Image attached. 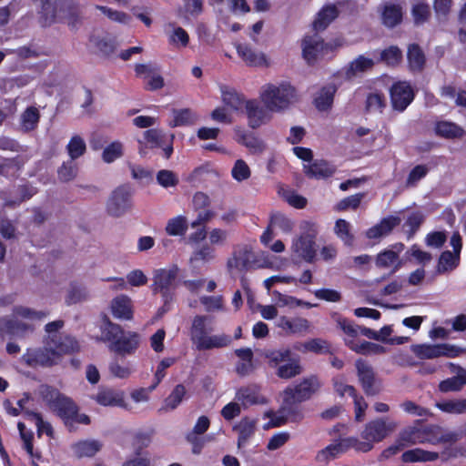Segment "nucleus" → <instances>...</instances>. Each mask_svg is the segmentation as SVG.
<instances>
[{
  "label": "nucleus",
  "mask_w": 466,
  "mask_h": 466,
  "mask_svg": "<svg viewBox=\"0 0 466 466\" xmlns=\"http://www.w3.org/2000/svg\"><path fill=\"white\" fill-rule=\"evenodd\" d=\"M64 325L61 319L47 323L45 326L46 335L44 348L27 350L22 357L23 361L32 367L52 366L57 363L62 355L77 351L79 345L75 338L60 332Z\"/></svg>",
  "instance_id": "obj_1"
},
{
  "label": "nucleus",
  "mask_w": 466,
  "mask_h": 466,
  "mask_svg": "<svg viewBox=\"0 0 466 466\" xmlns=\"http://www.w3.org/2000/svg\"><path fill=\"white\" fill-rule=\"evenodd\" d=\"M321 387L318 377L311 375L304 378L294 387H288L283 391V404L292 406L309 400Z\"/></svg>",
  "instance_id": "obj_9"
},
{
  "label": "nucleus",
  "mask_w": 466,
  "mask_h": 466,
  "mask_svg": "<svg viewBox=\"0 0 466 466\" xmlns=\"http://www.w3.org/2000/svg\"><path fill=\"white\" fill-rule=\"evenodd\" d=\"M265 417H268L270 420L264 424L263 429L268 430L273 427L282 426L286 424L289 420L291 421H299L303 419V414L299 409H292L291 406L284 404V407L279 412H266Z\"/></svg>",
  "instance_id": "obj_17"
},
{
  "label": "nucleus",
  "mask_w": 466,
  "mask_h": 466,
  "mask_svg": "<svg viewBox=\"0 0 466 466\" xmlns=\"http://www.w3.org/2000/svg\"><path fill=\"white\" fill-rule=\"evenodd\" d=\"M96 8L100 10L111 21L120 24H127L130 21V16L125 12L113 10L103 5H96Z\"/></svg>",
  "instance_id": "obj_61"
},
{
  "label": "nucleus",
  "mask_w": 466,
  "mask_h": 466,
  "mask_svg": "<svg viewBox=\"0 0 466 466\" xmlns=\"http://www.w3.org/2000/svg\"><path fill=\"white\" fill-rule=\"evenodd\" d=\"M172 116L173 119L169 123L172 127L192 125L197 119L196 114L188 108L174 109Z\"/></svg>",
  "instance_id": "obj_44"
},
{
  "label": "nucleus",
  "mask_w": 466,
  "mask_h": 466,
  "mask_svg": "<svg viewBox=\"0 0 466 466\" xmlns=\"http://www.w3.org/2000/svg\"><path fill=\"white\" fill-rule=\"evenodd\" d=\"M349 438L341 440L339 442L332 443L320 451L318 454V460L319 461H329L335 458L339 453L344 452L349 448L352 447L353 444L348 442Z\"/></svg>",
  "instance_id": "obj_38"
},
{
  "label": "nucleus",
  "mask_w": 466,
  "mask_h": 466,
  "mask_svg": "<svg viewBox=\"0 0 466 466\" xmlns=\"http://www.w3.org/2000/svg\"><path fill=\"white\" fill-rule=\"evenodd\" d=\"M86 143L80 136H74L66 146L71 160L80 157L86 152Z\"/></svg>",
  "instance_id": "obj_56"
},
{
  "label": "nucleus",
  "mask_w": 466,
  "mask_h": 466,
  "mask_svg": "<svg viewBox=\"0 0 466 466\" xmlns=\"http://www.w3.org/2000/svg\"><path fill=\"white\" fill-rule=\"evenodd\" d=\"M373 66L374 61L371 58L362 55L359 56L349 64L345 76L348 79H352L371 69Z\"/></svg>",
  "instance_id": "obj_28"
},
{
  "label": "nucleus",
  "mask_w": 466,
  "mask_h": 466,
  "mask_svg": "<svg viewBox=\"0 0 466 466\" xmlns=\"http://www.w3.org/2000/svg\"><path fill=\"white\" fill-rule=\"evenodd\" d=\"M256 427V420L249 418L242 419L235 427L238 433V447L244 445L248 439L254 434Z\"/></svg>",
  "instance_id": "obj_42"
},
{
  "label": "nucleus",
  "mask_w": 466,
  "mask_h": 466,
  "mask_svg": "<svg viewBox=\"0 0 466 466\" xmlns=\"http://www.w3.org/2000/svg\"><path fill=\"white\" fill-rule=\"evenodd\" d=\"M245 113L248 118V127L256 129L268 123L271 119V111L256 99H249L245 102Z\"/></svg>",
  "instance_id": "obj_14"
},
{
  "label": "nucleus",
  "mask_w": 466,
  "mask_h": 466,
  "mask_svg": "<svg viewBox=\"0 0 466 466\" xmlns=\"http://www.w3.org/2000/svg\"><path fill=\"white\" fill-rule=\"evenodd\" d=\"M346 344L357 353L367 354V353H379L383 351V348L380 345L370 343L368 341L357 342L354 339H345Z\"/></svg>",
  "instance_id": "obj_52"
},
{
  "label": "nucleus",
  "mask_w": 466,
  "mask_h": 466,
  "mask_svg": "<svg viewBox=\"0 0 466 466\" xmlns=\"http://www.w3.org/2000/svg\"><path fill=\"white\" fill-rule=\"evenodd\" d=\"M466 384V370L459 368L456 376L442 380L439 389L442 392L458 391Z\"/></svg>",
  "instance_id": "obj_40"
},
{
  "label": "nucleus",
  "mask_w": 466,
  "mask_h": 466,
  "mask_svg": "<svg viewBox=\"0 0 466 466\" xmlns=\"http://www.w3.org/2000/svg\"><path fill=\"white\" fill-rule=\"evenodd\" d=\"M231 175L235 180L241 182L249 178L251 171L244 160L238 159L232 167Z\"/></svg>",
  "instance_id": "obj_57"
},
{
  "label": "nucleus",
  "mask_w": 466,
  "mask_h": 466,
  "mask_svg": "<svg viewBox=\"0 0 466 466\" xmlns=\"http://www.w3.org/2000/svg\"><path fill=\"white\" fill-rule=\"evenodd\" d=\"M235 400L244 407L268 402L266 397L260 393V387L257 384L239 388L236 392Z\"/></svg>",
  "instance_id": "obj_20"
},
{
  "label": "nucleus",
  "mask_w": 466,
  "mask_h": 466,
  "mask_svg": "<svg viewBox=\"0 0 466 466\" xmlns=\"http://www.w3.org/2000/svg\"><path fill=\"white\" fill-rule=\"evenodd\" d=\"M157 181L161 187L167 188L176 187L178 184L179 179L173 171L162 169L157 174Z\"/></svg>",
  "instance_id": "obj_58"
},
{
  "label": "nucleus",
  "mask_w": 466,
  "mask_h": 466,
  "mask_svg": "<svg viewBox=\"0 0 466 466\" xmlns=\"http://www.w3.org/2000/svg\"><path fill=\"white\" fill-rule=\"evenodd\" d=\"M339 11L333 5H325L319 13L313 22L315 31L325 30L328 25L338 16Z\"/></svg>",
  "instance_id": "obj_32"
},
{
  "label": "nucleus",
  "mask_w": 466,
  "mask_h": 466,
  "mask_svg": "<svg viewBox=\"0 0 466 466\" xmlns=\"http://www.w3.org/2000/svg\"><path fill=\"white\" fill-rule=\"evenodd\" d=\"M168 42L175 47H186L189 42V35L185 29L180 26H175L174 25H168L167 30Z\"/></svg>",
  "instance_id": "obj_39"
},
{
  "label": "nucleus",
  "mask_w": 466,
  "mask_h": 466,
  "mask_svg": "<svg viewBox=\"0 0 466 466\" xmlns=\"http://www.w3.org/2000/svg\"><path fill=\"white\" fill-rule=\"evenodd\" d=\"M336 91L334 84H328L315 94L314 105L318 110L327 111L331 107Z\"/></svg>",
  "instance_id": "obj_26"
},
{
  "label": "nucleus",
  "mask_w": 466,
  "mask_h": 466,
  "mask_svg": "<svg viewBox=\"0 0 466 466\" xmlns=\"http://www.w3.org/2000/svg\"><path fill=\"white\" fill-rule=\"evenodd\" d=\"M291 351L289 349H279L268 350L265 353V357L268 360V364L272 369H277L283 362L289 360Z\"/></svg>",
  "instance_id": "obj_49"
},
{
  "label": "nucleus",
  "mask_w": 466,
  "mask_h": 466,
  "mask_svg": "<svg viewBox=\"0 0 466 466\" xmlns=\"http://www.w3.org/2000/svg\"><path fill=\"white\" fill-rule=\"evenodd\" d=\"M273 300L279 307H290L294 308L300 306L303 302L295 297L282 294L277 290L272 291Z\"/></svg>",
  "instance_id": "obj_62"
},
{
  "label": "nucleus",
  "mask_w": 466,
  "mask_h": 466,
  "mask_svg": "<svg viewBox=\"0 0 466 466\" xmlns=\"http://www.w3.org/2000/svg\"><path fill=\"white\" fill-rule=\"evenodd\" d=\"M302 234L295 238L291 245V256L293 259L312 262L316 256L315 238L317 228L314 223L304 221L301 224Z\"/></svg>",
  "instance_id": "obj_8"
},
{
  "label": "nucleus",
  "mask_w": 466,
  "mask_h": 466,
  "mask_svg": "<svg viewBox=\"0 0 466 466\" xmlns=\"http://www.w3.org/2000/svg\"><path fill=\"white\" fill-rule=\"evenodd\" d=\"M26 415L35 421L37 428L38 435L46 433L48 436H52L53 429L49 422L45 421L39 413L33 411H26Z\"/></svg>",
  "instance_id": "obj_64"
},
{
  "label": "nucleus",
  "mask_w": 466,
  "mask_h": 466,
  "mask_svg": "<svg viewBox=\"0 0 466 466\" xmlns=\"http://www.w3.org/2000/svg\"><path fill=\"white\" fill-rule=\"evenodd\" d=\"M412 352L420 359H435L441 356L453 358L459 355L461 350L449 344H420L411 347Z\"/></svg>",
  "instance_id": "obj_13"
},
{
  "label": "nucleus",
  "mask_w": 466,
  "mask_h": 466,
  "mask_svg": "<svg viewBox=\"0 0 466 466\" xmlns=\"http://www.w3.org/2000/svg\"><path fill=\"white\" fill-rule=\"evenodd\" d=\"M207 321L208 317L206 316L198 315L193 319L190 337L192 342L196 345V348H198V345H200L202 340L208 337Z\"/></svg>",
  "instance_id": "obj_36"
},
{
  "label": "nucleus",
  "mask_w": 466,
  "mask_h": 466,
  "mask_svg": "<svg viewBox=\"0 0 466 466\" xmlns=\"http://www.w3.org/2000/svg\"><path fill=\"white\" fill-rule=\"evenodd\" d=\"M231 343V338L226 334H217L208 336L198 345V350H208L212 349H219L228 346Z\"/></svg>",
  "instance_id": "obj_41"
},
{
  "label": "nucleus",
  "mask_w": 466,
  "mask_h": 466,
  "mask_svg": "<svg viewBox=\"0 0 466 466\" xmlns=\"http://www.w3.org/2000/svg\"><path fill=\"white\" fill-rule=\"evenodd\" d=\"M288 362L282 363L275 370L276 375L283 380H290L303 372V367L300 364L299 359H290Z\"/></svg>",
  "instance_id": "obj_35"
},
{
  "label": "nucleus",
  "mask_w": 466,
  "mask_h": 466,
  "mask_svg": "<svg viewBox=\"0 0 466 466\" xmlns=\"http://www.w3.org/2000/svg\"><path fill=\"white\" fill-rule=\"evenodd\" d=\"M109 372L112 376L118 379H127L132 373V368L128 363H120L115 360L109 364Z\"/></svg>",
  "instance_id": "obj_59"
},
{
  "label": "nucleus",
  "mask_w": 466,
  "mask_h": 466,
  "mask_svg": "<svg viewBox=\"0 0 466 466\" xmlns=\"http://www.w3.org/2000/svg\"><path fill=\"white\" fill-rule=\"evenodd\" d=\"M411 14L414 19V23L416 25H421L429 19L431 11L427 4L420 2L413 5Z\"/></svg>",
  "instance_id": "obj_60"
},
{
  "label": "nucleus",
  "mask_w": 466,
  "mask_h": 466,
  "mask_svg": "<svg viewBox=\"0 0 466 466\" xmlns=\"http://www.w3.org/2000/svg\"><path fill=\"white\" fill-rule=\"evenodd\" d=\"M40 118L39 111L36 107L30 106L26 108L20 117L21 128L25 132L32 131L36 128Z\"/></svg>",
  "instance_id": "obj_43"
},
{
  "label": "nucleus",
  "mask_w": 466,
  "mask_h": 466,
  "mask_svg": "<svg viewBox=\"0 0 466 466\" xmlns=\"http://www.w3.org/2000/svg\"><path fill=\"white\" fill-rule=\"evenodd\" d=\"M94 400L102 406L126 408L124 392L114 389H100Z\"/></svg>",
  "instance_id": "obj_23"
},
{
  "label": "nucleus",
  "mask_w": 466,
  "mask_h": 466,
  "mask_svg": "<svg viewBox=\"0 0 466 466\" xmlns=\"http://www.w3.org/2000/svg\"><path fill=\"white\" fill-rule=\"evenodd\" d=\"M359 380L366 394L375 395L380 391L372 368L364 360H357L355 362Z\"/></svg>",
  "instance_id": "obj_18"
},
{
  "label": "nucleus",
  "mask_w": 466,
  "mask_h": 466,
  "mask_svg": "<svg viewBox=\"0 0 466 466\" xmlns=\"http://www.w3.org/2000/svg\"><path fill=\"white\" fill-rule=\"evenodd\" d=\"M402 8L395 4L386 3L381 7L382 24L387 27H394L401 22Z\"/></svg>",
  "instance_id": "obj_31"
},
{
  "label": "nucleus",
  "mask_w": 466,
  "mask_h": 466,
  "mask_svg": "<svg viewBox=\"0 0 466 466\" xmlns=\"http://www.w3.org/2000/svg\"><path fill=\"white\" fill-rule=\"evenodd\" d=\"M124 155V145L122 142L116 140L108 144L102 152V160L110 164L119 159Z\"/></svg>",
  "instance_id": "obj_46"
},
{
  "label": "nucleus",
  "mask_w": 466,
  "mask_h": 466,
  "mask_svg": "<svg viewBox=\"0 0 466 466\" xmlns=\"http://www.w3.org/2000/svg\"><path fill=\"white\" fill-rule=\"evenodd\" d=\"M43 397L49 408L56 412L61 418L68 420L73 419L77 411L76 404L67 398L54 389L46 387L43 391Z\"/></svg>",
  "instance_id": "obj_11"
},
{
  "label": "nucleus",
  "mask_w": 466,
  "mask_h": 466,
  "mask_svg": "<svg viewBox=\"0 0 466 466\" xmlns=\"http://www.w3.org/2000/svg\"><path fill=\"white\" fill-rule=\"evenodd\" d=\"M270 227L279 228L285 233H289L292 230V221L281 213H274L270 218Z\"/></svg>",
  "instance_id": "obj_63"
},
{
  "label": "nucleus",
  "mask_w": 466,
  "mask_h": 466,
  "mask_svg": "<svg viewBox=\"0 0 466 466\" xmlns=\"http://www.w3.org/2000/svg\"><path fill=\"white\" fill-rule=\"evenodd\" d=\"M260 103L273 113L289 109L298 99L296 88L287 81L267 83L258 93Z\"/></svg>",
  "instance_id": "obj_3"
},
{
  "label": "nucleus",
  "mask_w": 466,
  "mask_h": 466,
  "mask_svg": "<svg viewBox=\"0 0 466 466\" xmlns=\"http://www.w3.org/2000/svg\"><path fill=\"white\" fill-rule=\"evenodd\" d=\"M236 49L238 55L248 66L268 67L269 66V61L267 56L263 52L253 49L248 45L237 44Z\"/></svg>",
  "instance_id": "obj_19"
},
{
  "label": "nucleus",
  "mask_w": 466,
  "mask_h": 466,
  "mask_svg": "<svg viewBox=\"0 0 466 466\" xmlns=\"http://www.w3.org/2000/svg\"><path fill=\"white\" fill-rule=\"evenodd\" d=\"M101 441L97 440H83L71 445V450L77 458L93 457L102 448Z\"/></svg>",
  "instance_id": "obj_25"
},
{
  "label": "nucleus",
  "mask_w": 466,
  "mask_h": 466,
  "mask_svg": "<svg viewBox=\"0 0 466 466\" xmlns=\"http://www.w3.org/2000/svg\"><path fill=\"white\" fill-rule=\"evenodd\" d=\"M304 171L308 177L320 179L331 177L336 167L325 160H315L311 164L305 165Z\"/></svg>",
  "instance_id": "obj_24"
},
{
  "label": "nucleus",
  "mask_w": 466,
  "mask_h": 466,
  "mask_svg": "<svg viewBox=\"0 0 466 466\" xmlns=\"http://www.w3.org/2000/svg\"><path fill=\"white\" fill-rule=\"evenodd\" d=\"M48 316L47 311L35 310L25 306H16L13 309L10 318H4L0 320V332L9 335H24L33 330V327L25 320H42Z\"/></svg>",
  "instance_id": "obj_5"
},
{
  "label": "nucleus",
  "mask_w": 466,
  "mask_h": 466,
  "mask_svg": "<svg viewBox=\"0 0 466 466\" xmlns=\"http://www.w3.org/2000/svg\"><path fill=\"white\" fill-rule=\"evenodd\" d=\"M98 341L107 343L108 350L122 357L132 355L139 346L140 338L137 332L126 331L105 316L99 327Z\"/></svg>",
  "instance_id": "obj_2"
},
{
  "label": "nucleus",
  "mask_w": 466,
  "mask_h": 466,
  "mask_svg": "<svg viewBox=\"0 0 466 466\" xmlns=\"http://www.w3.org/2000/svg\"><path fill=\"white\" fill-rule=\"evenodd\" d=\"M187 394L186 387L182 384H177L170 392V394L164 400L160 411L168 412L176 410L183 401Z\"/></svg>",
  "instance_id": "obj_33"
},
{
  "label": "nucleus",
  "mask_w": 466,
  "mask_h": 466,
  "mask_svg": "<svg viewBox=\"0 0 466 466\" xmlns=\"http://www.w3.org/2000/svg\"><path fill=\"white\" fill-rule=\"evenodd\" d=\"M133 190L127 185L115 188L106 201V213L113 218H121L133 209Z\"/></svg>",
  "instance_id": "obj_10"
},
{
  "label": "nucleus",
  "mask_w": 466,
  "mask_h": 466,
  "mask_svg": "<svg viewBox=\"0 0 466 466\" xmlns=\"http://www.w3.org/2000/svg\"><path fill=\"white\" fill-rule=\"evenodd\" d=\"M404 249L403 244L398 243L391 247L390 249L378 254L376 258V266L380 268H390L393 267V271H396L400 267L399 255Z\"/></svg>",
  "instance_id": "obj_21"
},
{
  "label": "nucleus",
  "mask_w": 466,
  "mask_h": 466,
  "mask_svg": "<svg viewBox=\"0 0 466 466\" xmlns=\"http://www.w3.org/2000/svg\"><path fill=\"white\" fill-rule=\"evenodd\" d=\"M441 411L450 414L466 413V399H454L438 402L436 404Z\"/></svg>",
  "instance_id": "obj_48"
},
{
  "label": "nucleus",
  "mask_w": 466,
  "mask_h": 466,
  "mask_svg": "<svg viewBox=\"0 0 466 466\" xmlns=\"http://www.w3.org/2000/svg\"><path fill=\"white\" fill-rule=\"evenodd\" d=\"M440 459L439 452L424 451L420 448L406 451L401 455V461L406 463L434 461Z\"/></svg>",
  "instance_id": "obj_30"
},
{
  "label": "nucleus",
  "mask_w": 466,
  "mask_h": 466,
  "mask_svg": "<svg viewBox=\"0 0 466 466\" xmlns=\"http://www.w3.org/2000/svg\"><path fill=\"white\" fill-rule=\"evenodd\" d=\"M187 229V218L183 216L175 217L167 221L166 231L170 236H182Z\"/></svg>",
  "instance_id": "obj_54"
},
{
  "label": "nucleus",
  "mask_w": 466,
  "mask_h": 466,
  "mask_svg": "<svg viewBox=\"0 0 466 466\" xmlns=\"http://www.w3.org/2000/svg\"><path fill=\"white\" fill-rule=\"evenodd\" d=\"M256 260V255L251 246L238 245L228 258L227 267L228 270L247 271L253 267Z\"/></svg>",
  "instance_id": "obj_12"
},
{
  "label": "nucleus",
  "mask_w": 466,
  "mask_h": 466,
  "mask_svg": "<svg viewBox=\"0 0 466 466\" xmlns=\"http://www.w3.org/2000/svg\"><path fill=\"white\" fill-rule=\"evenodd\" d=\"M400 223V218L397 217H388L383 218L379 224L369 228L366 236L369 238H379L388 235L393 228Z\"/></svg>",
  "instance_id": "obj_27"
},
{
  "label": "nucleus",
  "mask_w": 466,
  "mask_h": 466,
  "mask_svg": "<svg viewBox=\"0 0 466 466\" xmlns=\"http://www.w3.org/2000/svg\"><path fill=\"white\" fill-rule=\"evenodd\" d=\"M294 349L301 353L325 354L329 352V343L321 339H312L304 342H298L294 345Z\"/></svg>",
  "instance_id": "obj_34"
},
{
  "label": "nucleus",
  "mask_w": 466,
  "mask_h": 466,
  "mask_svg": "<svg viewBox=\"0 0 466 466\" xmlns=\"http://www.w3.org/2000/svg\"><path fill=\"white\" fill-rule=\"evenodd\" d=\"M222 101L233 110H238L245 106L244 96L238 94L234 88L228 86H220Z\"/></svg>",
  "instance_id": "obj_37"
},
{
  "label": "nucleus",
  "mask_w": 466,
  "mask_h": 466,
  "mask_svg": "<svg viewBox=\"0 0 466 466\" xmlns=\"http://www.w3.org/2000/svg\"><path fill=\"white\" fill-rule=\"evenodd\" d=\"M407 56L411 70L419 71L423 68L425 56L418 45L412 44L409 46Z\"/></svg>",
  "instance_id": "obj_47"
},
{
  "label": "nucleus",
  "mask_w": 466,
  "mask_h": 466,
  "mask_svg": "<svg viewBox=\"0 0 466 466\" xmlns=\"http://www.w3.org/2000/svg\"><path fill=\"white\" fill-rule=\"evenodd\" d=\"M380 60L388 66H395L401 62L402 52L398 46H391L381 51Z\"/></svg>",
  "instance_id": "obj_55"
},
{
  "label": "nucleus",
  "mask_w": 466,
  "mask_h": 466,
  "mask_svg": "<svg viewBox=\"0 0 466 466\" xmlns=\"http://www.w3.org/2000/svg\"><path fill=\"white\" fill-rule=\"evenodd\" d=\"M334 231L345 245L351 246L353 244L354 236L351 233V226L348 221L338 219L335 223Z\"/></svg>",
  "instance_id": "obj_53"
},
{
  "label": "nucleus",
  "mask_w": 466,
  "mask_h": 466,
  "mask_svg": "<svg viewBox=\"0 0 466 466\" xmlns=\"http://www.w3.org/2000/svg\"><path fill=\"white\" fill-rule=\"evenodd\" d=\"M178 272L179 269L176 265L154 270L151 289L154 293H159L163 298L164 305L160 309L161 313L169 309L168 304L173 299L172 291L176 288Z\"/></svg>",
  "instance_id": "obj_7"
},
{
  "label": "nucleus",
  "mask_w": 466,
  "mask_h": 466,
  "mask_svg": "<svg viewBox=\"0 0 466 466\" xmlns=\"http://www.w3.org/2000/svg\"><path fill=\"white\" fill-rule=\"evenodd\" d=\"M413 98V90L408 82L400 81L392 85L390 99L395 110L403 111L412 102Z\"/></svg>",
  "instance_id": "obj_16"
},
{
  "label": "nucleus",
  "mask_w": 466,
  "mask_h": 466,
  "mask_svg": "<svg viewBox=\"0 0 466 466\" xmlns=\"http://www.w3.org/2000/svg\"><path fill=\"white\" fill-rule=\"evenodd\" d=\"M386 107L385 96L378 92L370 93L366 99V110L371 114H381Z\"/></svg>",
  "instance_id": "obj_50"
},
{
  "label": "nucleus",
  "mask_w": 466,
  "mask_h": 466,
  "mask_svg": "<svg viewBox=\"0 0 466 466\" xmlns=\"http://www.w3.org/2000/svg\"><path fill=\"white\" fill-rule=\"evenodd\" d=\"M303 57L309 64L315 62L329 49V45L318 35H308L301 43Z\"/></svg>",
  "instance_id": "obj_15"
},
{
  "label": "nucleus",
  "mask_w": 466,
  "mask_h": 466,
  "mask_svg": "<svg viewBox=\"0 0 466 466\" xmlns=\"http://www.w3.org/2000/svg\"><path fill=\"white\" fill-rule=\"evenodd\" d=\"M435 131L438 135L446 138L460 137L463 135L462 128L456 124L448 121L437 123Z\"/></svg>",
  "instance_id": "obj_51"
},
{
  "label": "nucleus",
  "mask_w": 466,
  "mask_h": 466,
  "mask_svg": "<svg viewBox=\"0 0 466 466\" xmlns=\"http://www.w3.org/2000/svg\"><path fill=\"white\" fill-rule=\"evenodd\" d=\"M460 256L451 251H444L441 253L438 266L437 272L440 274L453 270L459 264Z\"/></svg>",
  "instance_id": "obj_45"
},
{
  "label": "nucleus",
  "mask_w": 466,
  "mask_h": 466,
  "mask_svg": "<svg viewBox=\"0 0 466 466\" xmlns=\"http://www.w3.org/2000/svg\"><path fill=\"white\" fill-rule=\"evenodd\" d=\"M110 311L115 319L130 320L133 319V304L127 295H118L110 302Z\"/></svg>",
  "instance_id": "obj_22"
},
{
  "label": "nucleus",
  "mask_w": 466,
  "mask_h": 466,
  "mask_svg": "<svg viewBox=\"0 0 466 466\" xmlns=\"http://www.w3.org/2000/svg\"><path fill=\"white\" fill-rule=\"evenodd\" d=\"M425 442L431 444H443V450L439 452L440 459L442 461H447L451 459L457 458L462 455L464 450L456 445L457 441L461 438V435L455 431L441 426L433 425L424 430Z\"/></svg>",
  "instance_id": "obj_6"
},
{
  "label": "nucleus",
  "mask_w": 466,
  "mask_h": 466,
  "mask_svg": "<svg viewBox=\"0 0 466 466\" xmlns=\"http://www.w3.org/2000/svg\"><path fill=\"white\" fill-rule=\"evenodd\" d=\"M277 326L289 334L305 332L309 329V322L303 318L288 319L280 317L278 319Z\"/></svg>",
  "instance_id": "obj_29"
},
{
  "label": "nucleus",
  "mask_w": 466,
  "mask_h": 466,
  "mask_svg": "<svg viewBox=\"0 0 466 466\" xmlns=\"http://www.w3.org/2000/svg\"><path fill=\"white\" fill-rule=\"evenodd\" d=\"M397 422L387 419H377L368 422L361 431V441L357 438H349L348 442L359 451L368 452L373 449L375 443L382 441L397 428Z\"/></svg>",
  "instance_id": "obj_4"
}]
</instances>
